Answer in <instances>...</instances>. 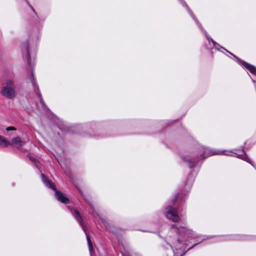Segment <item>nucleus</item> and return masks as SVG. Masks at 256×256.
<instances>
[{
	"mask_svg": "<svg viewBox=\"0 0 256 256\" xmlns=\"http://www.w3.org/2000/svg\"><path fill=\"white\" fill-rule=\"evenodd\" d=\"M10 145H14L18 148L22 146L25 143L19 136H15L12 138V142H10Z\"/></svg>",
	"mask_w": 256,
	"mask_h": 256,
	"instance_id": "obj_4",
	"label": "nucleus"
},
{
	"mask_svg": "<svg viewBox=\"0 0 256 256\" xmlns=\"http://www.w3.org/2000/svg\"><path fill=\"white\" fill-rule=\"evenodd\" d=\"M42 177L43 182L46 184V185H47L50 188L56 190V196L59 201L66 204L69 203V200L68 198L66 197L64 194L56 190V186L52 182L47 179V178L44 174H42Z\"/></svg>",
	"mask_w": 256,
	"mask_h": 256,
	"instance_id": "obj_2",
	"label": "nucleus"
},
{
	"mask_svg": "<svg viewBox=\"0 0 256 256\" xmlns=\"http://www.w3.org/2000/svg\"><path fill=\"white\" fill-rule=\"evenodd\" d=\"M177 200V197H176L174 200V203Z\"/></svg>",
	"mask_w": 256,
	"mask_h": 256,
	"instance_id": "obj_12",
	"label": "nucleus"
},
{
	"mask_svg": "<svg viewBox=\"0 0 256 256\" xmlns=\"http://www.w3.org/2000/svg\"><path fill=\"white\" fill-rule=\"evenodd\" d=\"M166 216L174 222L179 221L180 218L178 214L177 210L171 206H168L166 208Z\"/></svg>",
	"mask_w": 256,
	"mask_h": 256,
	"instance_id": "obj_3",
	"label": "nucleus"
},
{
	"mask_svg": "<svg viewBox=\"0 0 256 256\" xmlns=\"http://www.w3.org/2000/svg\"><path fill=\"white\" fill-rule=\"evenodd\" d=\"M245 66L252 73L256 74V68L248 64H245Z\"/></svg>",
	"mask_w": 256,
	"mask_h": 256,
	"instance_id": "obj_7",
	"label": "nucleus"
},
{
	"mask_svg": "<svg viewBox=\"0 0 256 256\" xmlns=\"http://www.w3.org/2000/svg\"><path fill=\"white\" fill-rule=\"evenodd\" d=\"M86 238H87V240H88V244L90 246V245L91 244V242H90V238L88 236H86Z\"/></svg>",
	"mask_w": 256,
	"mask_h": 256,
	"instance_id": "obj_11",
	"label": "nucleus"
},
{
	"mask_svg": "<svg viewBox=\"0 0 256 256\" xmlns=\"http://www.w3.org/2000/svg\"><path fill=\"white\" fill-rule=\"evenodd\" d=\"M204 152L203 155L202 156L204 158V156L207 157L212 154H218V152H213L212 150L206 148H204Z\"/></svg>",
	"mask_w": 256,
	"mask_h": 256,
	"instance_id": "obj_6",
	"label": "nucleus"
},
{
	"mask_svg": "<svg viewBox=\"0 0 256 256\" xmlns=\"http://www.w3.org/2000/svg\"><path fill=\"white\" fill-rule=\"evenodd\" d=\"M74 212L76 214L78 218H77V220H78L80 224L82 225V228L84 229V230L85 231V230L84 228V227L82 226V220H81V217L80 216V214H79V212H78V210H74Z\"/></svg>",
	"mask_w": 256,
	"mask_h": 256,
	"instance_id": "obj_8",
	"label": "nucleus"
},
{
	"mask_svg": "<svg viewBox=\"0 0 256 256\" xmlns=\"http://www.w3.org/2000/svg\"><path fill=\"white\" fill-rule=\"evenodd\" d=\"M181 229L182 230H180L182 231V232H184V233H188L189 232V230H188V229H186L184 228H181Z\"/></svg>",
	"mask_w": 256,
	"mask_h": 256,
	"instance_id": "obj_10",
	"label": "nucleus"
},
{
	"mask_svg": "<svg viewBox=\"0 0 256 256\" xmlns=\"http://www.w3.org/2000/svg\"><path fill=\"white\" fill-rule=\"evenodd\" d=\"M7 131L16 130V128L14 126H10L6 128Z\"/></svg>",
	"mask_w": 256,
	"mask_h": 256,
	"instance_id": "obj_9",
	"label": "nucleus"
},
{
	"mask_svg": "<svg viewBox=\"0 0 256 256\" xmlns=\"http://www.w3.org/2000/svg\"><path fill=\"white\" fill-rule=\"evenodd\" d=\"M11 143L8 141L4 137L0 135V146L6 147L10 146Z\"/></svg>",
	"mask_w": 256,
	"mask_h": 256,
	"instance_id": "obj_5",
	"label": "nucleus"
},
{
	"mask_svg": "<svg viewBox=\"0 0 256 256\" xmlns=\"http://www.w3.org/2000/svg\"><path fill=\"white\" fill-rule=\"evenodd\" d=\"M0 94L8 99L14 98L16 94L14 81L12 79L6 80L2 86Z\"/></svg>",
	"mask_w": 256,
	"mask_h": 256,
	"instance_id": "obj_1",
	"label": "nucleus"
}]
</instances>
